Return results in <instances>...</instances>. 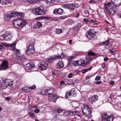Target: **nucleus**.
I'll return each mask as SVG.
<instances>
[{
	"instance_id": "38",
	"label": "nucleus",
	"mask_w": 121,
	"mask_h": 121,
	"mask_svg": "<svg viewBox=\"0 0 121 121\" xmlns=\"http://www.w3.org/2000/svg\"><path fill=\"white\" fill-rule=\"evenodd\" d=\"M22 58V57L20 55H17L16 56V59L18 60H21Z\"/></svg>"
},
{
	"instance_id": "59",
	"label": "nucleus",
	"mask_w": 121,
	"mask_h": 121,
	"mask_svg": "<svg viewBox=\"0 0 121 121\" xmlns=\"http://www.w3.org/2000/svg\"><path fill=\"white\" fill-rule=\"evenodd\" d=\"M5 99L9 101L10 100V98L9 97H7Z\"/></svg>"
},
{
	"instance_id": "57",
	"label": "nucleus",
	"mask_w": 121,
	"mask_h": 121,
	"mask_svg": "<svg viewBox=\"0 0 121 121\" xmlns=\"http://www.w3.org/2000/svg\"><path fill=\"white\" fill-rule=\"evenodd\" d=\"M74 56H69V58L70 60H71L73 58H74Z\"/></svg>"
},
{
	"instance_id": "6",
	"label": "nucleus",
	"mask_w": 121,
	"mask_h": 121,
	"mask_svg": "<svg viewBox=\"0 0 121 121\" xmlns=\"http://www.w3.org/2000/svg\"><path fill=\"white\" fill-rule=\"evenodd\" d=\"M13 84V82L10 79H5L1 83V87L2 89H4L8 86H11Z\"/></svg>"
},
{
	"instance_id": "12",
	"label": "nucleus",
	"mask_w": 121,
	"mask_h": 121,
	"mask_svg": "<svg viewBox=\"0 0 121 121\" xmlns=\"http://www.w3.org/2000/svg\"><path fill=\"white\" fill-rule=\"evenodd\" d=\"M88 54L89 56H86V62L87 63H88L89 61L92 60V56L95 55L94 53L91 52H89Z\"/></svg>"
},
{
	"instance_id": "52",
	"label": "nucleus",
	"mask_w": 121,
	"mask_h": 121,
	"mask_svg": "<svg viewBox=\"0 0 121 121\" xmlns=\"http://www.w3.org/2000/svg\"><path fill=\"white\" fill-rule=\"evenodd\" d=\"M27 1L28 2L30 3H33V0H27Z\"/></svg>"
},
{
	"instance_id": "27",
	"label": "nucleus",
	"mask_w": 121,
	"mask_h": 121,
	"mask_svg": "<svg viewBox=\"0 0 121 121\" xmlns=\"http://www.w3.org/2000/svg\"><path fill=\"white\" fill-rule=\"evenodd\" d=\"M55 32L57 34H59L62 32V30L61 29H56Z\"/></svg>"
},
{
	"instance_id": "28",
	"label": "nucleus",
	"mask_w": 121,
	"mask_h": 121,
	"mask_svg": "<svg viewBox=\"0 0 121 121\" xmlns=\"http://www.w3.org/2000/svg\"><path fill=\"white\" fill-rule=\"evenodd\" d=\"M11 18L10 14H9L5 16L4 18L6 21H9L11 19Z\"/></svg>"
},
{
	"instance_id": "39",
	"label": "nucleus",
	"mask_w": 121,
	"mask_h": 121,
	"mask_svg": "<svg viewBox=\"0 0 121 121\" xmlns=\"http://www.w3.org/2000/svg\"><path fill=\"white\" fill-rule=\"evenodd\" d=\"M63 111V110L62 109L60 108H58L57 109V111L56 112H57L58 113H60L62 112Z\"/></svg>"
},
{
	"instance_id": "11",
	"label": "nucleus",
	"mask_w": 121,
	"mask_h": 121,
	"mask_svg": "<svg viewBox=\"0 0 121 121\" xmlns=\"http://www.w3.org/2000/svg\"><path fill=\"white\" fill-rule=\"evenodd\" d=\"M9 63L6 60L2 61L0 65V70L6 69L8 68Z\"/></svg>"
},
{
	"instance_id": "3",
	"label": "nucleus",
	"mask_w": 121,
	"mask_h": 121,
	"mask_svg": "<svg viewBox=\"0 0 121 121\" xmlns=\"http://www.w3.org/2000/svg\"><path fill=\"white\" fill-rule=\"evenodd\" d=\"M32 40H30L29 42L27 43L28 45H30L28 47L27 50H26L25 53L28 55L31 54L35 52L34 45L33 42H31Z\"/></svg>"
},
{
	"instance_id": "44",
	"label": "nucleus",
	"mask_w": 121,
	"mask_h": 121,
	"mask_svg": "<svg viewBox=\"0 0 121 121\" xmlns=\"http://www.w3.org/2000/svg\"><path fill=\"white\" fill-rule=\"evenodd\" d=\"M115 51L116 50L115 48H112V49L109 50V52L110 53H113L115 52Z\"/></svg>"
},
{
	"instance_id": "30",
	"label": "nucleus",
	"mask_w": 121,
	"mask_h": 121,
	"mask_svg": "<svg viewBox=\"0 0 121 121\" xmlns=\"http://www.w3.org/2000/svg\"><path fill=\"white\" fill-rule=\"evenodd\" d=\"M52 97L53 102H55L56 100L58 99L57 96L56 95H52Z\"/></svg>"
},
{
	"instance_id": "32",
	"label": "nucleus",
	"mask_w": 121,
	"mask_h": 121,
	"mask_svg": "<svg viewBox=\"0 0 121 121\" xmlns=\"http://www.w3.org/2000/svg\"><path fill=\"white\" fill-rule=\"evenodd\" d=\"M16 44V42H14L12 43L9 44L8 46L9 47H11L12 48H13V49L14 48H15V47Z\"/></svg>"
},
{
	"instance_id": "31",
	"label": "nucleus",
	"mask_w": 121,
	"mask_h": 121,
	"mask_svg": "<svg viewBox=\"0 0 121 121\" xmlns=\"http://www.w3.org/2000/svg\"><path fill=\"white\" fill-rule=\"evenodd\" d=\"M55 0H46L45 1L46 3L48 5H49L51 4Z\"/></svg>"
},
{
	"instance_id": "17",
	"label": "nucleus",
	"mask_w": 121,
	"mask_h": 121,
	"mask_svg": "<svg viewBox=\"0 0 121 121\" xmlns=\"http://www.w3.org/2000/svg\"><path fill=\"white\" fill-rule=\"evenodd\" d=\"M34 64L32 62L29 63L26 65V68L27 70H31L34 67Z\"/></svg>"
},
{
	"instance_id": "22",
	"label": "nucleus",
	"mask_w": 121,
	"mask_h": 121,
	"mask_svg": "<svg viewBox=\"0 0 121 121\" xmlns=\"http://www.w3.org/2000/svg\"><path fill=\"white\" fill-rule=\"evenodd\" d=\"M78 66L82 65V66H85L84 60L82 59H81L80 60H78Z\"/></svg>"
},
{
	"instance_id": "26",
	"label": "nucleus",
	"mask_w": 121,
	"mask_h": 121,
	"mask_svg": "<svg viewBox=\"0 0 121 121\" xmlns=\"http://www.w3.org/2000/svg\"><path fill=\"white\" fill-rule=\"evenodd\" d=\"M47 93L48 95L52 94L54 91V89L52 87L50 88L49 89L47 90Z\"/></svg>"
},
{
	"instance_id": "61",
	"label": "nucleus",
	"mask_w": 121,
	"mask_h": 121,
	"mask_svg": "<svg viewBox=\"0 0 121 121\" xmlns=\"http://www.w3.org/2000/svg\"><path fill=\"white\" fill-rule=\"evenodd\" d=\"M90 22H95V20L94 19H91L90 20Z\"/></svg>"
},
{
	"instance_id": "16",
	"label": "nucleus",
	"mask_w": 121,
	"mask_h": 121,
	"mask_svg": "<svg viewBox=\"0 0 121 121\" xmlns=\"http://www.w3.org/2000/svg\"><path fill=\"white\" fill-rule=\"evenodd\" d=\"M63 13V10L61 9H55L53 12V13L56 15H61Z\"/></svg>"
},
{
	"instance_id": "60",
	"label": "nucleus",
	"mask_w": 121,
	"mask_h": 121,
	"mask_svg": "<svg viewBox=\"0 0 121 121\" xmlns=\"http://www.w3.org/2000/svg\"><path fill=\"white\" fill-rule=\"evenodd\" d=\"M104 60L105 61H106L108 60V57H106L104 58Z\"/></svg>"
},
{
	"instance_id": "18",
	"label": "nucleus",
	"mask_w": 121,
	"mask_h": 121,
	"mask_svg": "<svg viewBox=\"0 0 121 121\" xmlns=\"http://www.w3.org/2000/svg\"><path fill=\"white\" fill-rule=\"evenodd\" d=\"M113 5L116 6H119L121 5V0H111Z\"/></svg>"
},
{
	"instance_id": "4",
	"label": "nucleus",
	"mask_w": 121,
	"mask_h": 121,
	"mask_svg": "<svg viewBox=\"0 0 121 121\" xmlns=\"http://www.w3.org/2000/svg\"><path fill=\"white\" fill-rule=\"evenodd\" d=\"M91 108L87 105H85L82 109V112L84 115L89 118L91 117Z\"/></svg>"
},
{
	"instance_id": "19",
	"label": "nucleus",
	"mask_w": 121,
	"mask_h": 121,
	"mask_svg": "<svg viewBox=\"0 0 121 121\" xmlns=\"http://www.w3.org/2000/svg\"><path fill=\"white\" fill-rule=\"evenodd\" d=\"M64 64L62 60L59 61L56 65V67L57 69H60L62 68L64 66Z\"/></svg>"
},
{
	"instance_id": "33",
	"label": "nucleus",
	"mask_w": 121,
	"mask_h": 121,
	"mask_svg": "<svg viewBox=\"0 0 121 121\" xmlns=\"http://www.w3.org/2000/svg\"><path fill=\"white\" fill-rule=\"evenodd\" d=\"M72 93L71 92V91H69L65 95V97L66 98H68L69 97L71 96Z\"/></svg>"
},
{
	"instance_id": "20",
	"label": "nucleus",
	"mask_w": 121,
	"mask_h": 121,
	"mask_svg": "<svg viewBox=\"0 0 121 121\" xmlns=\"http://www.w3.org/2000/svg\"><path fill=\"white\" fill-rule=\"evenodd\" d=\"M98 100L97 96L94 95L92 96L90 99L89 100L91 103L93 104L94 102Z\"/></svg>"
},
{
	"instance_id": "25",
	"label": "nucleus",
	"mask_w": 121,
	"mask_h": 121,
	"mask_svg": "<svg viewBox=\"0 0 121 121\" xmlns=\"http://www.w3.org/2000/svg\"><path fill=\"white\" fill-rule=\"evenodd\" d=\"M38 91L39 94L42 95H44L47 93V90L40 89L38 90Z\"/></svg>"
},
{
	"instance_id": "23",
	"label": "nucleus",
	"mask_w": 121,
	"mask_h": 121,
	"mask_svg": "<svg viewBox=\"0 0 121 121\" xmlns=\"http://www.w3.org/2000/svg\"><path fill=\"white\" fill-rule=\"evenodd\" d=\"M11 2L10 0H1V4L3 5H8Z\"/></svg>"
},
{
	"instance_id": "1",
	"label": "nucleus",
	"mask_w": 121,
	"mask_h": 121,
	"mask_svg": "<svg viewBox=\"0 0 121 121\" xmlns=\"http://www.w3.org/2000/svg\"><path fill=\"white\" fill-rule=\"evenodd\" d=\"M105 9L108 13L111 15H113L115 13L113 9V4L112 2H108L104 4Z\"/></svg>"
},
{
	"instance_id": "46",
	"label": "nucleus",
	"mask_w": 121,
	"mask_h": 121,
	"mask_svg": "<svg viewBox=\"0 0 121 121\" xmlns=\"http://www.w3.org/2000/svg\"><path fill=\"white\" fill-rule=\"evenodd\" d=\"M89 2L90 3H95L96 1L95 0H90Z\"/></svg>"
},
{
	"instance_id": "36",
	"label": "nucleus",
	"mask_w": 121,
	"mask_h": 121,
	"mask_svg": "<svg viewBox=\"0 0 121 121\" xmlns=\"http://www.w3.org/2000/svg\"><path fill=\"white\" fill-rule=\"evenodd\" d=\"M109 40H108L107 41H105L103 43L105 45L108 46L109 45Z\"/></svg>"
},
{
	"instance_id": "55",
	"label": "nucleus",
	"mask_w": 121,
	"mask_h": 121,
	"mask_svg": "<svg viewBox=\"0 0 121 121\" xmlns=\"http://www.w3.org/2000/svg\"><path fill=\"white\" fill-rule=\"evenodd\" d=\"M102 66L103 69L105 67V64L104 63H103L102 64Z\"/></svg>"
},
{
	"instance_id": "62",
	"label": "nucleus",
	"mask_w": 121,
	"mask_h": 121,
	"mask_svg": "<svg viewBox=\"0 0 121 121\" xmlns=\"http://www.w3.org/2000/svg\"><path fill=\"white\" fill-rule=\"evenodd\" d=\"M72 40L70 39L69 40V43L70 44H71L72 43Z\"/></svg>"
},
{
	"instance_id": "54",
	"label": "nucleus",
	"mask_w": 121,
	"mask_h": 121,
	"mask_svg": "<svg viewBox=\"0 0 121 121\" xmlns=\"http://www.w3.org/2000/svg\"><path fill=\"white\" fill-rule=\"evenodd\" d=\"M0 49L1 50H4V48L3 46L1 45H0Z\"/></svg>"
},
{
	"instance_id": "41",
	"label": "nucleus",
	"mask_w": 121,
	"mask_h": 121,
	"mask_svg": "<svg viewBox=\"0 0 121 121\" xmlns=\"http://www.w3.org/2000/svg\"><path fill=\"white\" fill-rule=\"evenodd\" d=\"M73 64L75 66H78V61H74L73 62Z\"/></svg>"
},
{
	"instance_id": "13",
	"label": "nucleus",
	"mask_w": 121,
	"mask_h": 121,
	"mask_svg": "<svg viewBox=\"0 0 121 121\" xmlns=\"http://www.w3.org/2000/svg\"><path fill=\"white\" fill-rule=\"evenodd\" d=\"M61 56H53L51 57L48 58L47 62L49 63H51L53 61L56 59L60 58Z\"/></svg>"
},
{
	"instance_id": "15",
	"label": "nucleus",
	"mask_w": 121,
	"mask_h": 121,
	"mask_svg": "<svg viewBox=\"0 0 121 121\" xmlns=\"http://www.w3.org/2000/svg\"><path fill=\"white\" fill-rule=\"evenodd\" d=\"M76 113L75 112L68 111L65 112L63 113V115L64 117H69L74 115H75Z\"/></svg>"
},
{
	"instance_id": "45",
	"label": "nucleus",
	"mask_w": 121,
	"mask_h": 121,
	"mask_svg": "<svg viewBox=\"0 0 121 121\" xmlns=\"http://www.w3.org/2000/svg\"><path fill=\"white\" fill-rule=\"evenodd\" d=\"M17 55L16 54H13L11 55V57L13 58H16Z\"/></svg>"
},
{
	"instance_id": "29",
	"label": "nucleus",
	"mask_w": 121,
	"mask_h": 121,
	"mask_svg": "<svg viewBox=\"0 0 121 121\" xmlns=\"http://www.w3.org/2000/svg\"><path fill=\"white\" fill-rule=\"evenodd\" d=\"M52 114L54 117L56 118L58 116L59 113L56 111H53Z\"/></svg>"
},
{
	"instance_id": "58",
	"label": "nucleus",
	"mask_w": 121,
	"mask_h": 121,
	"mask_svg": "<svg viewBox=\"0 0 121 121\" xmlns=\"http://www.w3.org/2000/svg\"><path fill=\"white\" fill-rule=\"evenodd\" d=\"M65 82L64 81H62L61 82H60V83L61 85H63L64 84Z\"/></svg>"
},
{
	"instance_id": "14",
	"label": "nucleus",
	"mask_w": 121,
	"mask_h": 121,
	"mask_svg": "<svg viewBox=\"0 0 121 121\" xmlns=\"http://www.w3.org/2000/svg\"><path fill=\"white\" fill-rule=\"evenodd\" d=\"M93 29H90L86 34V36L89 39H91L94 38L93 33L91 31Z\"/></svg>"
},
{
	"instance_id": "64",
	"label": "nucleus",
	"mask_w": 121,
	"mask_h": 121,
	"mask_svg": "<svg viewBox=\"0 0 121 121\" xmlns=\"http://www.w3.org/2000/svg\"><path fill=\"white\" fill-rule=\"evenodd\" d=\"M77 25H78V26L79 27H81V24L80 23H78Z\"/></svg>"
},
{
	"instance_id": "5",
	"label": "nucleus",
	"mask_w": 121,
	"mask_h": 121,
	"mask_svg": "<svg viewBox=\"0 0 121 121\" xmlns=\"http://www.w3.org/2000/svg\"><path fill=\"white\" fill-rule=\"evenodd\" d=\"M34 13L36 15H43L46 13V11L43 7H39L33 10Z\"/></svg>"
},
{
	"instance_id": "43",
	"label": "nucleus",
	"mask_w": 121,
	"mask_h": 121,
	"mask_svg": "<svg viewBox=\"0 0 121 121\" xmlns=\"http://www.w3.org/2000/svg\"><path fill=\"white\" fill-rule=\"evenodd\" d=\"M48 99L49 101H53L52 96H49L48 97Z\"/></svg>"
},
{
	"instance_id": "21",
	"label": "nucleus",
	"mask_w": 121,
	"mask_h": 121,
	"mask_svg": "<svg viewBox=\"0 0 121 121\" xmlns=\"http://www.w3.org/2000/svg\"><path fill=\"white\" fill-rule=\"evenodd\" d=\"M42 26V24L41 22H36L34 26V28L36 29L39 28L41 27Z\"/></svg>"
},
{
	"instance_id": "48",
	"label": "nucleus",
	"mask_w": 121,
	"mask_h": 121,
	"mask_svg": "<svg viewBox=\"0 0 121 121\" xmlns=\"http://www.w3.org/2000/svg\"><path fill=\"white\" fill-rule=\"evenodd\" d=\"M88 71L87 70V69H86L82 70V73H84Z\"/></svg>"
},
{
	"instance_id": "2",
	"label": "nucleus",
	"mask_w": 121,
	"mask_h": 121,
	"mask_svg": "<svg viewBox=\"0 0 121 121\" xmlns=\"http://www.w3.org/2000/svg\"><path fill=\"white\" fill-rule=\"evenodd\" d=\"M13 23L15 27L18 29H21L25 26L26 22L25 20H16L13 21Z\"/></svg>"
},
{
	"instance_id": "50",
	"label": "nucleus",
	"mask_w": 121,
	"mask_h": 121,
	"mask_svg": "<svg viewBox=\"0 0 121 121\" xmlns=\"http://www.w3.org/2000/svg\"><path fill=\"white\" fill-rule=\"evenodd\" d=\"M83 21L86 23H88L89 22L88 19L85 18L83 19Z\"/></svg>"
},
{
	"instance_id": "35",
	"label": "nucleus",
	"mask_w": 121,
	"mask_h": 121,
	"mask_svg": "<svg viewBox=\"0 0 121 121\" xmlns=\"http://www.w3.org/2000/svg\"><path fill=\"white\" fill-rule=\"evenodd\" d=\"M62 7L64 8L69 9V4H65L62 5Z\"/></svg>"
},
{
	"instance_id": "49",
	"label": "nucleus",
	"mask_w": 121,
	"mask_h": 121,
	"mask_svg": "<svg viewBox=\"0 0 121 121\" xmlns=\"http://www.w3.org/2000/svg\"><path fill=\"white\" fill-rule=\"evenodd\" d=\"M84 12L85 14L88 15L89 12L88 11L87 9H86L84 11Z\"/></svg>"
},
{
	"instance_id": "9",
	"label": "nucleus",
	"mask_w": 121,
	"mask_h": 121,
	"mask_svg": "<svg viewBox=\"0 0 121 121\" xmlns=\"http://www.w3.org/2000/svg\"><path fill=\"white\" fill-rule=\"evenodd\" d=\"M10 15L11 17H13L18 16L20 17L23 18L24 17V13L17 12H12L11 13Z\"/></svg>"
},
{
	"instance_id": "40",
	"label": "nucleus",
	"mask_w": 121,
	"mask_h": 121,
	"mask_svg": "<svg viewBox=\"0 0 121 121\" xmlns=\"http://www.w3.org/2000/svg\"><path fill=\"white\" fill-rule=\"evenodd\" d=\"M36 88V86L35 85H34L30 87L29 88L31 90H34Z\"/></svg>"
},
{
	"instance_id": "34",
	"label": "nucleus",
	"mask_w": 121,
	"mask_h": 121,
	"mask_svg": "<svg viewBox=\"0 0 121 121\" xmlns=\"http://www.w3.org/2000/svg\"><path fill=\"white\" fill-rule=\"evenodd\" d=\"M13 51L15 53L18 54L20 53V51L19 49H17L15 48L13 49Z\"/></svg>"
},
{
	"instance_id": "7",
	"label": "nucleus",
	"mask_w": 121,
	"mask_h": 121,
	"mask_svg": "<svg viewBox=\"0 0 121 121\" xmlns=\"http://www.w3.org/2000/svg\"><path fill=\"white\" fill-rule=\"evenodd\" d=\"M11 34L10 32L6 31L3 35L0 36V39L2 40L7 41L11 39Z\"/></svg>"
},
{
	"instance_id": "47",
	"label": "nucleus",
	"mask_w": 121,
	"mask_h": 121,
	"mask_svg": "<svg viewBox=\"0 0 121 121\" xmlns=\"http://www.w3.org/2000/svg\"><path fill=\"white\" fill-rule=\"evenodd\" d=\"M40 110L38 109H36L34 110V112L36 113H38L39 112Z\"/></svg>"
},
{
	"instance_id": "53",
	"label": "nucleus",
	"mask_w": 121,
	"mask_h": 121,
	"mask_svg": "<svg viewBox=\"0 0 121 121\" xmlns=\"http://www.w3.org/2000/svg\"><path fill=\"white\" fill-rule=\"evenodd\" d=\"M114 82L113 81H111L110 82V85H112L114 84Z\"/></svg>"
},
{
	"instance_id": "24",
	"label": "nucleus",
	"mask_w": 121,
	"mask_h": 121,
	"mask_svg": "<svg viewBox=\"0 0 121 121\" xmlns=\"http://www.w3.org/2000/svg\"><path fill=\"white\" fill-rule=\"evenodd\" d=\"M75 5L73 3L69 4V9L71 10H73L75 7Z\"/></svg>"
},
{
	"instance_id": "37",
	"label": "nucleus",
	"mask_w": 121,
	"mask_h": 121,
	"mask_svg": "<svg viewBox=\"0 0 121 121\" xmlns=\"http://www.w3.org/2000/svg\"><path fill=\"white\" fill-rule=\"evenodd\" d=\"M29 114L30 116H31L32 118H34L35 116L34 115V113H33L31 112H29Z\"/></svg>"
},
{
	"instance_id": "51",
	"label": "nucleus",
	"mask_w": 121,
	"mask_h": 121,
	"mask_svg": "<svg viewBox=\"0 0 121 121\" xmlns=\"http://www.w3.org/2000/svg\"><path fill=\"white\" fill-rule=\"evenodd\" d=\"M72 73H71L68 74V77L69 78H71L72 77Z\"/></svg>"
},
{
	"instance_id": "56",
	"label": "nucleus",
	"mask_w": 121,
	"mask_h": 121,
	"mask_svg": "<svg viewBox=\"0 0 121 121\" xmlns=\"http://www.w3.org/2000/svg\"><path fill=\"white\" fill-rule=\"evenodd\" d=\"M101 81H97L95 82L97 84H100L101 83Z\"/></svg>"
},
{
	"instance_id": "63",
	"label": "nucleus",
	"mask_w": 121,
	"mask_h": 121,
	"mask_svg": "<svg viewBox=\"0 0 121 121\" xmlns=\"http://www.w3.org/2000/svg\"><path fill=\"white\" fill-rule=\"evenodd\" d=\"M23 91H24V92H28V91L27 90H25V89H23Z\"/></svg>"
},
{
	"instance_id": "10",
	"label": "nucleus",
	"mask_w": 121,
	"mask_h": 121,
	"mask_svg": "<svg viewBox=\"0 0 121 121\" xmlns=\"http://www.w3.org/2000/svg\"><path fill=\"white\" fill-rule=\"evenodd\" d=\"M38 66L40 69L43 70L47 69L48 67V64L44 61H42L39 63Z\"/></svg>"
},
{
	"instance_id": "42",
	"label": "nucleus",
	"mask_w": 121,
	"mask_h": 121,
	"mask_svg": "<svg viewBox=\"0 0 121 121\" xmlns=\"http://www.w3.org/2000/svg\"><path fill=\"white\" fill-rule=\"evenodd\" d=\"M101 79V77L100 76H98L96 77L95 78V80L97 81Z\"/></svg>"
},
{
	"instance_id": "8",
	"label": "nucleus",
	"mask_w": 121,
	"mask_h": 121,
	"mask_svg": "<svg viewBox=\"0 0 121 121\" xmlns=\"http://www.w3.org/2000/svg\"><path fill=\"white\" fill-rule=\"evenodd\" d=\"M114 116L112 115L108 117V115L106 114H104L102 116V121H113Z\"/></svg>"
}]
</instances>
